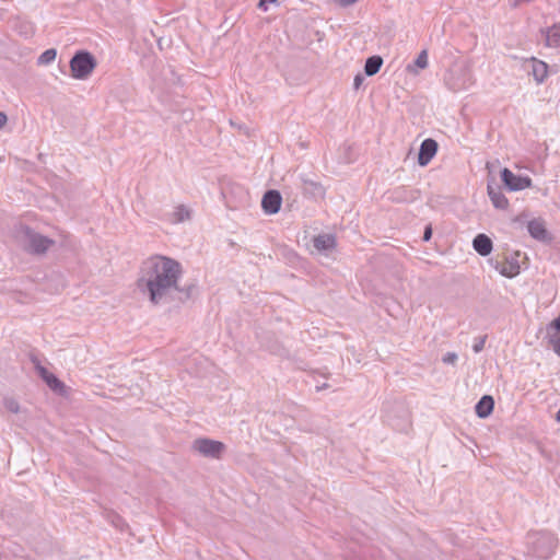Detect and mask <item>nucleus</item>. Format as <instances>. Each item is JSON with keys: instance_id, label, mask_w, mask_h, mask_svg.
<instances>
[{"instance_id": "b1692460", "label": "nucleus", "mask_w": 560, "mask_h": 560, "mask_svg": "<svg viewBox=\"0 0 560 560\" xmlns=\"http://www.w3.org/2000/svg\"><path fill=\"white\" fill-rule=\"evenodd\" d=\"M358 0H336V2L342 7H346V5H349V4H352L354 2H357Z\"/></svg>"}, {"instance_id": "4468645a", "label": "nucleus", "mask_w": 560, "mask_h": 560, "mask_svg": "<svg viewBox=\"0 0 560 560\" xmlns=\"http://www.w3.org/2000/svg\"><path fill=\"white\" fill-rule=\"evenodd\" d=\"M533 62V75L538 83L544 82L548 77V65L536 58L532 59Z\"/></svg>"}, {"instance_id": "7ed1b4c3", "label": "nucleus", "mask_w": 560, "mask_h": 560, "mask_svg": "<svg viewBox=\"0 0 560 560\" xmlns=\"http://www.w3.org/2000/svg\"><path fill=\"white\" fill-rule=\"evenodd\" d=\"M518 252H505L497 258L495 269L504 277L514 278L521 272Z\"/></svg>"}, {"instance_id": "a211bd4d", "label": "nucleus", "mask_w": 560, "mask_h": 560, "mask_svg": "<svg viewBox=\"0 0 560 560\" xmlns=\"http://www.w3.org/2000/svg\"><path fill=\"white\" fill-rule=\"evenodd\" d=\"M57 51L56 49H47L45 50L38 58L39 65H48L56 59Z\"/></svg>"}, {"instance_id": "ddd939ff", "label": "nucleus", "mask_w": 560, "mask_h": 560, "mask_svg": "<svg viewBox=\"0 0 560 560\" xmlns=\"http://www.w3.org/2000/svg\"><path fill=\"white\" fill-rule=\"evenodd\" d=\"M527 229L529 234L537 240H545L547 236V230L544 221L541 220L535 219L529 221Z\"/></svg>"}, {"instance_id": "2eb2a0df", "label": "nucleus", "mask_w": 560, "mask_h": 560, "mask_svg": "<svg viewBox=\"0 0 560 560\" xmlns=\"http://www.w3.org/2000/svg\"><path fill=\"white\" fill-rule=\"evenodd\" d=\"M40 375L51 389L60 393L65 392V385L54 374L45 369H40Z\"/></svg>"}, {"instance_id": "20e7f679", "label": "nucleus", "mask_w": 560, "mask_h": 560, "mask_svg": "<svg viewBox=\"0 0 560 560\" xmlns=\"http://www.w3.org/2000/svg\"><path fill=\"white\" fill-rule=\"evenodd\" d=\"M501 179L505 187L511 191L524 190L532 187V178L528 176L515 175L511 170L503 168Z\"/></svg>"}, {"instance_id": "aec40b11", "label": "nucleus", "mask_w": 560, "mask_h": 560, "mask_svg": "<svg viewBox=\"0 0 560 560\" xmlns=\"http://www.w3.org/2000/svg\"><path fill=\"white\" fill-rule=\"evenodd\" d=\"M550 345L552 346L555 352L560 355V337L552 336L549 340Z\"/></svg>"}, {"instance_id": "f257e3e1", "label": "nucleus", "mask_w": 560, "mask_h": 560, "mask_svg": "<svg viewBox=\"0 0 560 560\" xmlns=\"http://www.w3.org/2000/svg\"><path fill=\"white\" fill-rule=\"evenodd\" d=\"M180 272V265L168 257L150 258L147 261L145 277L151 301L156 303L170 289L176 288Z\"/></svg>"}, {"instance_id": "6ab92c4d", "label": "nucleus", "mask_w": 560, "mask_h": 560, "mask_svg": "<svg viewBox=\"0 0 560 560\" xmlns=\"http://www.w3.org/2000/svg\"><path fill=\"white\" fill-rule=\"evenodd\" d=\"M428 62H429V61H428V52H427V50H422V51L418 55V57H417V59H416L415 63H416V66H417L418 68H420V69H425V68L428 67Z\"/></svg>"}, {"instance_id": "9d476101", "label": "nucleus", "mask_w": 560, "mask_h": 560, "mask_svg": "<svg viewBox=\"0 0 560 560\" xmlns=\"http://www.w3.org/2000/svg\"><path fill=\"white\" fill-rule=\"evenodd\" d=\"M51 245V241L40 235H30L28 247L34 253H44Z\"/></svg>"}, {"instance_id": "bb28decb", "label": "nucleus", "mask_w": 560, "mask_h": 560, "mask_svg": "<svg viewBox=\"0 0 560 560\" xmlns=\"http://www.w3.org/2000/svg\"><path fill=\"white\" fill-rule=\"evenodd\" d=\"M481 348H482V343L481 345H477V346H475V351L478 352V351L481 350Z\"/></svg>"}, {"instance_id": "6e6552de", "label": "nucleus", "mask_w": 560, "mask_h": 560, "mask_svg": "<svg viewBox=\"0 0 560 560\" xmlns=\"http://www.w3.org/2000/svg\"><path fill=\"white\" fill-rule=\"evenodd\" d=\"M474 249L481 256H487L492 250V241L486 234H478L472 242Z\"/></svg>"}, {"instance_id": "f8f14e48", "label": "nucleus", "mask_w": 560, "mask_h": 560, "mask_svg": "<svg viewBox=\"0 0 560 560\" xmlns=\"http://www.w3.org/2000/svg\"><path fill=\"white\" fill-rule=\"evenodd\" d=\"M314 247L322 252L332 249L336 246L335 236L331 234H323L314 237Z\"/></svg>"}, {"instance_id": "a878e982", "label": "nucleus", "mask_w": 560, "mask_h": 560, "mask_svg": "<svg viewBox=\"0 0 560 560\" xmlns=\"http://www.w3.org/2000/svg\"><path fill=\"white\" fill-rule=\"evenodd\" d=\"M361 83H362V78L360 75H357L354 78V85H355V88H359Z\"/></svg>"}, {"instance_id": "f03ea898", "label": "nucleus", "mask_w": 560, "mask_h": 560, "mask_svg": "<svg viewBox=\"0 0 560 560\" xmlns=\"http://www.w3.org/2000/svg\"><path fill=\"white\" fill-rule=\"evenodd\" d=\"M95 68L94 58L85 51L78 52L70 61L71 75L74 79L88 78Z\"/></svg>"}, {"instance_id": "39448f33", "label": "nucleus", "mask_w": 560, "mask_h": 560, "mask_svg": "<svg viewBox=\"0 0 560 560\" xmlns=\"http://www.w3.org/2000/svg\"><path fill=\"white\" fill-rule=\"evenodd\" d=\"M194 448L205 456L218 458L224 451V444L219 441L199 439L195 441Z\"/></svg>"}, {"instance_id": "423d86ee", "label": "nucleus", "mask_w": 560, "mask_h": 560, "mask_svg": "<svg viewBox=\"0 0 560 560\" xmlns=\"http://www.w3.org/2000/svg\"><path fill=\"white\" fill-rule=\"evenodd\" d=\"M281 203L282 197L277 190L267 191L261 200V207L267 214L277 213L281 208Z\"/></svg>"}, {"instance_id": "4be33fe9", "label": "nucleus", "mask_w": 560, "mask_h": 560, "mask_svg": "<svg viewBox=\"0 0 560 560\" xmlns=\"http://www.w3.org/2000/svg\"><path fill=\"white\" fill-rule=\"evenodd\" d=\"M277 0H259L258 7L265 11L268 9V4L276 3Z\"/></svg>"}, {"instance_id": "9b49d317", "label": "nucleus", "mask_w": 560, "mask_h": 560, "mask_svg": "<svg viewBox=\"0 0 560 560\" xmlns=\"http://www.w3.org/2000/svg\"><path fill=\"white\" fill-rule=\"evenodd\" d=\"M494 407V401L491 396H483L476 405V413L480 418H487L491 415Z\"/></svg>"}, {"instance_id": "cd10ccee", "label": "nucleus", "mask_w": 560, "mask_h": 560, "mask_svg": "<svg viewBox=\"0 0 560 560\" xmlns=\"http://www.w3.org/2000/svg\"><path fill=\"white\" fill-rule=\"evenodd\" d=\"M556 419H557V421L560 422V410L557 412Z\"/></svg>"}, {"instance_id": "0eeeda50", "label": "nucleus", "mask_w": 560, "mask_h": 560, "mask_svg": "<svg viewBox=\"0 0 560 560\" xmlns=\"http://www.w3.org/2000/svg\"><path fill=\"white\" fill-rule=\"evenodd\" d=\"M438 142L431 138L425 139L420 147L418 163L421 166L428 165L438 152Z\"/></svg>"}, {"instance_id": "dca6fc26", "label": "nucleus", "mask_w": 560, "mask_h": 560, "mask_svg": "<svg viewBox=\"0 0 560 560\" xmlns=\"http://www.w3.org/2000/svg\"><path fill=\"white\" fill-rule=\"evenodd\" d=\"M489 196L495 208L504 210L509 207V199L501 191L489 188Z\"/></svg>"}, {"instance_id": "f3484780", "label": "nucleus", "mask_w": 560, "mask_h": 560, "mask_svg": "<svg viewBox=\"0 0 560 560\" xmlns=\"http://www.w3.org/2000/svg\"><path fill=\"white\" fill-rule=\"evenodd\" d=\"M382 65H383V59L380 56H372V57L368 58V60L365 62V67H364L365 73L368 75L376 74L380 71Z\"/></svg>"}, {"instance_id": "393cba45", "label": "nucleus", "mask_w": 560, "mask_h": 560, "mask_svg": "<svg viewBox=\"0 0 560 560\" xmlns=\"http://www.w3.org/2000/svg\"><path fill=\"white\" fill-rule=\"evenodd\" d=\"M7 124V116L0 112V128Z\"/></svg>"}, {"instance_id": "1a4fd4ad", "label": "nucleus", "mask_w": 560, "mask_h": 560, "mask_svg": "<svg viewBox=\"0 0 560 560\" xmlns=\"http://www.w3.org/2000/svg\"><path fill=\"white\" fill-rule=\"evenodd\" d=\"M545 44L548 47L560 46V22L544 31Z\"/></svg>"}, {"instance_id": "5701e85b", "label": "nucleus", "mask_w": 560, "mask_h": 560, "mask_svg": "<svg viewBox=\"0 0 560 560\" xmlns=\"http://www.w3.org/2000/svg\"><path fill=\"white\" fill-rule=\"evenodd\" d=\"M431 236H432V229H431V226H427L424 234H423V240L429 241L431 238Z\"/></svg>"}, {"instance_id": "412c9836", "label": "nucleus", "mask_w": 560, "mask_h": 560, "mask_svg": "<svg viewBox=\"0 0 560 560\" xmlns=\"http://www.w3.org/2000/svg\"><path fill=\"white\" fill-rule=\"evenodd\" d=\"M456 360H457V355H456V353H453V352L446 353L443 357L444 363L454 364L456 362Z\"/></svg>"}]
</instances>
